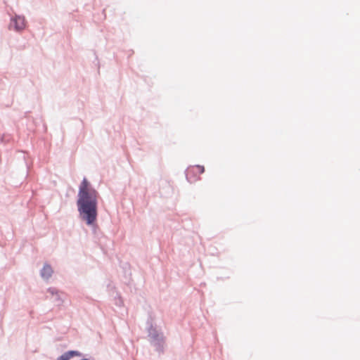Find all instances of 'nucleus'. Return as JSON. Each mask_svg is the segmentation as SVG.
<instances>
[{
	"label": "nucleus",
	"instance_id": "f257e3e1",
	"mask_svg": "<svg viewBox=\"0 0 360 360\" xmlns=\"http://www.w3.org/2000/svg\"><path fill=\"white\" fill-rule=\"evenodd\" d=\"M98 195V192L84 178L79 186L76 204L79 217L89 226L94 224L97 218Z\"/></svg>",
	"mask_w": 360,
	"mask_h": 360
},
{
	"label": "nucleus",
	"instance_id": "f03ea898",
	"mask_svg": "<svg viewBox=\"0 0 360 360\" xmlns=\"http://www.w3.org/2000/svg\"><path fill=\"white\" fill-rule=\"evenodd\" d=\"M147 325L148 326V333L150 343L158 352H162L165 345V336L163 333L153 327L151 321H148Z\"/></svg>",
	"mask_w": 360,
	"mask_h": 360
},
{
	"label": "nucleus",
	"instance_id": "7ed1b4c3",
	"mask_svg": "<svg viewBox=\"0 0 360 360\" xmlns=\"http://www.w3.org/2000/svg\"><path fill=\"white\" fill-rule=\"evenodd\" d=\"M26 23V19L24 15L14 14L10 18L8 28L9 30L20 33L25 29Z\"/></svg>",
	"mask_w": 360,
	"mask_h": 360
},
{
	"label": "nucleus",
	"instance_id": "20e7f679",
	"mask_svg": "<svg viewBox=\"0 0 360 360\" xmlns=\"http://www.w3.org/2000/svg\"><path fill=\"white\" fill-rule=\"evenodd\" d=\"M204 172L205 168L203 166H191L188 167L185 172L186 179L190 183H194L199 179V175Z\"/></svg>",
	"mask_w": 360,
	"mask_h": 360
},
{
	"label": "nucleus",
	"instance_id": "39448f33",
	"mask_svg": "<svg viewBox=\"0 0 360 360\" xmlns=\"http://www.w3.org/2000/svg\"><path fill=\"white\" fill-rule=\"evenodd\" d=\"M47 292L51 295L50 299L53 300L57 305L62 304L63 300L61 297L62 292H60L57 288L51 287L47 289Z\"/></svg>",
	"mask_w": 360,
	"mask_h": 360
},
{
	"label": "nucleus",
	"instance_id": "423d86ee",
	"mask_svg": "<svg viewBox=\"0 0 360 360\" xmlns=\"http://www.w3.org/2000/svg\"><path fill=\"white\" fill-rule=\"evenodd\" d=\"M53 274V270L51 266L48 263H45L40 270V276L44 281H48L52 276Z\"/></svg>",
	"mask_w": 360,
	"mask_h": 360
},
{
	"label": "nucleus",
	"instance_id": "0eeeda50",
	"mask_svg": "<svg viewBox=\"0 0 360 360\" xmlns=\"http://www.w3.org/2000/svg\"><path fill=\"white\" fill-rule=\"evenodd\" d=\"M79 355V352L77 351H68L65 353H63L62 355L58 356L57 358V360H69L70 358L73 357L74 356Z\"/></svg>",
	"mask_w": 360,
	"mask_h": 360
},
{
	"label": "nucleus",
	"instance_id": "6e6552de",
	"mask_svg": "<svg viewBox=\"0 0 360 360\" xmlns=\"http://www.w3.org/2000/svg\"><path fill=\"white\" fill-rule=\"evenodd\" d=\"M114 304L119 307L123 306L124 302L120 295L117 294V295L115 297Z\"/></svg>",
	"mask_w": 360,
	"mask_h": 360
}]
</instances>
